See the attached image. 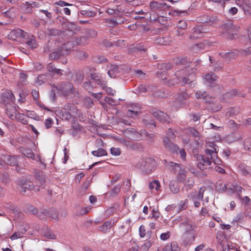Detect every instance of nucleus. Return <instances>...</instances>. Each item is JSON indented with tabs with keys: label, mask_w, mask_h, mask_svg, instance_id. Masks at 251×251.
I'll return each mask as SVG.
<instances>
[{
	"label": "nucleus",
	"mask_w": 251,
	"mask_h": 251,
	"mask_svg": "<svg viewBox=\"0 0 251 251\" xmlns=\"http://www.w3.org/2000/svg\"><path fill=\"white\" fill-rule=\"evenodd\" d=\"M180 226H190V229L188 228V230H190V232L189 233L186 232L184 235V243L186 246L191 245L194 241L196 238L194 228L196 226H192L191 223L188 220L181 223Z\"/></svg>",
	"instance_id": "f257e3e1"
},
{
	"label": "nucleus",
	"mask_w": 251,
	"mask_h": 251,
	"mask_svg": "<svg viewBox=\"0 0 251 251\" xmlns=\"http://www.w3.org/2000/svg\"><path fill=\"white\" fill-rule=\"evenodd\" d=\"M176 75L177 78L178 82L181 85H185L186 83L191 84L195 78V75L194 74H189L188 76H186V71L184 70L177 71L176 73ZM190 86H191L192 84H190Z\"/></svg>",
	"instance_id": "f03ea898"
},
{
	"label": "nucleus",
	"mask_w": 251,
	"mask_h": 251,
	"mask_svg": "<svg viewBox=\"0 0 251 251\" xmlns=\"http://www.w3.org/2000/svg\"><path fill=\"white\" fill-rule=\"evenodd\" d=\"M86 40V38L82 37L79 39H77V41H71L68 42L63 44L61 47H60L63 55H67L72 50L75 46L78 44L83 43L84 41Z\"/></svg>",
	"instance_id": "7ed1b4c3"
},
{
	"label": "nucleus",
	"mask_w": 251,
	"mask_h": 251,
	"mask_svg": "<svg viewBox=\"0 0 251 251\" xmlns=\"http://www.w3.org/2000/svg\"><path fill=\"white\" fill-rule=\"evenodd\" d=\"M26 34V33L23 30L17 28L11 31L8 37L10 39L20 42L25 37Z\"/></svg>",
	"instance_id": "20e7f679"
},
{
	"label": "nucleus",
	"mask_w": 251,
	"mask_h": 251,
	"mask_svg": "<svg viewBox=\"0 0 251 251\" xmlns=\"http://www.w3.org/2000/svg\"><path fill=\"white\" fill-rule=\"evenodd\" d=\"M56 88L65 96L75 93L73 85L70 83H61Z\"/></svg>",
	"instance_id": "39448f33"
},
{
	"label": "nucleus",
	"mask_w": 251,
	"mask_h": 251,
	"mask_svg": "<svg viewBox=\"0 0 251 251\" xmlns=\"http://www.w3.org/2000/svg\"><path fill=\"white\" fill-rule=\"evenodd\" d=\"M20 185L21 186L20 190L23 192H25L27 190L37 192L40 189L38 186L36 185L33 186L32 182L24 180H22L20 181Z\"/></svg>",
	"instance_id": "423d86ee"
},
{
	"label": "nucleus",
	"mask_w": 251,
	"mask_h": 251,
	"mask_svg": "<svg viewBox=\"0 0 251 251\" xmlns=\"http://www.w3.org/2000/svg\"><path fill=\"white\" fill-rule=\"evenodd\" d=\"M151 234V231H147V237H148V239L145 241L144 244L141 246V250L143 251H148L152 244H153L155 241V238L154 237L152 236Z\"/></svg>",
	"instance_id": "0eeeda50"
},
{
	"label": "nucleus",
	"mask_w": 251,
	"mask_h": 251,
	"mask_svg": "<svg viewBox=\"0 0 251 251\" xmlns=\"http://www.w3.org/2000/svg\"><path fill=\"white\" fill-rule=\"evenodd\" d=\"M1 100L5 105H10L11 103L14 101V96L11 91L6 90L2 93Z\"/></svg>",
	"instance_id": "6e6552de"
},
{
	"label": "nucleus",
	"mask_w": 251,
	"mask_h": 251,
	"mask_svg": "<svg viewBox=\"0 0 251 251\" xmlns=\"http://www.w3.org/2000/svg\"><path fill=\"white\" fill-rule=\"evenodd\" d=\"M164 148L173 153H178V148L167 137H164L163 140Z\"/></svg>",
	"instance_id": "1a4fd4ad"
},
{
	"label": "nucleus",
	"mask_w": 251,
	"mask_h": 251,
	"mask_svg": "<svg viewBox=\"0 0 251 251\" xmlns=\"http://www.w3.org/2000/svg\"><path fill=\"white\" fill-rule=\"evenodd\" d=\"M154 160L151 159H147L142 161L140 168L147 173H151L153 169V163Z\"/></svg>",
	"instance_id": "9d476101"
},
{
	"label": "nucleus",
	"mask_w": 251,
	"mask_h": 251,
	"mask_svg": "<svg viewBox=\"0 0 251 251\" xmlns=\"http://www.w3.org/2000/svg\"><path fill=\"white\" fill-rule=\"evenodd\" d=\"M224 186L225 187L226 191L228 195H231L235 194L237 197H239L242 190L241 186L237 185H231L229 187L228 185H225Z\"/></svg>",
	"instance_id": "9b49d317"
},
{
	"label": "nucleus",
	"mask_w": 251,
	"mask_h": 251,
	"mask_svg": "<svg viewBox=\"0 0 251 251\" xmlns=\"http://www.w3.org/2000/svg\"><path fill=\"white\" fill-rule=\"evenodd\" d=\"M204 32L201 25H197L193 28L191 34L189 36L190 39L194 40L202 36Z\"/></svg>",
	"instance_id": "f8f14e48"
},
{
	"label": "nucleus",
	"mask_w": 251,
	"mask_h": 251,
	"mask_svg": "<svg viewBox=\"0 0 251 251\" xmlns=\"http://www.w3.org/2000/svg\"><path fill=\"white\" fill-rule=\"evenodd\" d=\"M205 152L211 156V159L215 164H220L221 160L218 158L216 148H210V149H206Z\"/></svg>",
	"instance_id": "ddd939ff"
},
{
	"label": "nucleus",
	"mask_w": 251,
	"mask_h": 251,
	"mask_svg": "<svg viewBox=\"0 0 251 251\" xmlns=\"http://www.w3.org/2000/svg\"><path fill=\"white\" fill-rule=\"evenodd\" d=\"M150 6L151 9L153 11L165 9L169 8L170 7L165 2H159L155 1L151 2Z\"/></svg>",
	"instance_id": "4468645a"
},
{
	"label": "nucleus",
	"mask_w": 251,
	"mask_h": 251,
	"mask_svg": "<svg viewBox=\"0 0 251 251\" xmlns=\"http://www.w3.org/2000/svg\"><path fill=\"white\" fill-rule=\"evenodd\" d=\"M153 116L154 117L156 118L157 120L161 122H165L169 123L170 122V118L163 112L157 110L153 113Z\"/></svg>",
	"instance_id": "2eb2a0df"
},
{
	"label": "nucleus",
	"mask_w": 251,
	"mask_h": 251,
	"mask_svg": "<svg viewBox=\"0 0 251 251\" xmlns=\"http://www.w3.org/2000/svg\"><path fill=\"white\" fill-rule=\"evenodd\" d=\"M6 113L8 117L12 120H15L18 118L16 109L13 105H10L7 106L6 108Z\"/></svg>",
	"instance_id": "dca6fc26"
},
{
	"label": "nucleus",
	"mask_w": 251,
	"mask_h": 251,
	"mask_svg": "<svg viewBox=\"0 0 251 251\" xmlns=\"http://www.w3.org/2000/svg\"><path fill=\"white\" fill-rule=\"evenodd\" d=\"M149 187L152 192H158L160 191V183L159 180L154 179L150 182L149 183Z\"/></svg>",
	"instance_id": "f3484780"
},
{
	"label": "nucleus",
	"mask_w": 251,
	"mask_h": 251,
	"mask_svg": "<svg viewBox=\"0 0 251 251\" xmlns=\"http://www.w3.org/2000/svg\"><path fill=\"white\" fill-rule=\"evenodd\" d=\"M196 97L198 99H203L206 102H211L212 101V98H210L208 100L206 92L205 91H198L195 94Z\"/></svg>",
	"instance_id": "a211bd4d"
},
{
	"label": "nucleus",
	"mask_w": 251,
	"mask_h": 251,
	"mask_svg": "<svg viewBox=\"0 0 251 251\" xmlns=\"http://www.w3.org/2000/svg\"><path fill=\"white\" fill-rule=\"evenodd\" d=\"M217 76L214 74H208L204 76L205 80L207 82V84L212 86V85L217 80Z\"/></svg>",
	"instance_id": "6ab92c4d"
},
{
	"label": "nucleus",
	"mask_w": 251,
	"mask_h": 251,
	"mask_svg": "<svg viewBox=\"0 0 251 251\" xmlns=\"http://www.w3.org/2000/svg\"><path fill=\"white\" fill-rule=\"evenodd\" d=\"M114 222L112 223L111 221H106L102 226H100V230L103 232L105 233L107 232L113 226Z\"/></svg>",
	"instance_id": "aec40b11"
},
{
	"label": "nucleus",
	"mask_w": 251,
	"mask_h": 251,
	"mask_svg": "<svg viewBox=\"0 0 251 251\" xmlns=\"http://www.w3.org/2000/svg\"><path fill=\"white\" fill-rule=\"evenodd\" d=\"M171 40L167 37H158L155 39L154 43L160 45H168L170 44Z\"/></svg>",
	"instance_id": "412c9836"
},
{
	"label": "nucleus",
	"mask_w": 251,
	"mask_h": 251,
	"mask_svg": "<svg viewBox=\"0 0 251 251\" xmlns=\"http://www.w3.org/2000/svg\"><path fill=\"white\" fill-rule=\"evenodd\" d=\"M42 213L45 216L50 217L54 220H58V214L54 209L51 208L50 210H44Z\"/></svg>",
	"instance_id": "4be33fe9"
},
{
	"label": "nucleus",
	"mask_w": 251,
	"mask_h": 251,
	"mask_svg": "<svg viewBox=\"0 0 251 251\" xmlns=\"http://www.w3.org/2000/svg\"><path fill=\"white\" fill-rule=\"evenodd\" d=\"M47 70L48 72L50 73H54L59 75H62L63 70L59 69H56L53 64L52 63H50L47 65Z\"/></svg>",
	"instance_id": "5701e85b"
},
{
	"label": "nucleus",
	"mask_w": 251,
	"mask_h": 251,
	"mask_svg": "<svg viewBox=\"0 0 251 251\" xmlns=\"http://www.w3.org/2000/svg\"><path fill=\"white\" fill-rule=\"evenodd\" d=\"M221 55L222 57L224 58L227 61L230 60L232 59H235L237 56V54L234 51H231L225 53H221Z\"/></svg>",
	"instance_id": "b1692460"
},
{
	"label": "nucleus",
	"mask_w": 251,
	"mask_h": 251,
	"mask_svg": "<svg viewBox=\"0 0 251 251\" xmlns=\"http://www.w3.org/2000/svg\"><path fill=\"white\" fill-rule=\"evenodd\" d=\"M58 114L63 120H69L71 118V114L66 111V109H63L58 111Z\"/></svg>",
	"instance_id": "393cba45"
},
{
	"label": "nucleus",
	"mask_w": 251,
	"mask_h": 251,
	"mask_svg": "<svg viewBox=\"0 0 251 251\" xmlns=\"http://www.w3.org/2000/svg\"><path fill=\"white\" fill-rule=\"evenodd\" d=\"M121 185L120 184L116 185L111 191L107 193L106 195L108 197H113L116 196L120 191Z\"/></svg>",
	"instance_id": "a878e982"
},
{
	"label": "nucleus",
	"mask_w": 251,
	"mask_h": 251,
	"mask_svg": "<svg viewBox=\"0 0 251 251\" xmlns=\"http://www.w3.org/2000/svg\"><path fill=\"white\" fill-rule=\"evenodd\" d=\"M206 190L205 186H202L200 188L198 196H197V201H195L194 204H200L201 201H202L203 195Z\"/></svg>",
	"instance_id": "bb28decb"
},
{
	"label": "nucleus",
	"mask_w": 251,
	"mask_h": 251,
	"mask_svg": "<svg viewBox=\"0 0 251 251\" xmlns=\"http://www.w3.org/2000/svg\"><path fill=\"white\" fill-rule=\"evenodd\" d=\"M190 97V95L186 92H182L178 94L176 100L180 103H183Z\"/></svg>",
	"instance_id": "cd10ccee"
},
{
	"label": "nucleus",
	"mask_w": 251,
	"mask_h": 251,
	"mask_svg": "<svg viewBox=\"0 0 251 251\" xmlns=\"http://www.w3.org/2000/svg\"><path fill=\"white\" fill-rule=\"evenodd\" d=\"M61 55H63V53H62V51L60 48H59L56 50H55L50 54L49 58L51 60H55L57 59Z\"/></svg>",
	"instance_id": "c85d7f7f"
},
{
	"label": "nucleus",
	"mask_w": 251,
	"mask_h": 251,
	"mask_svg": "<svg viewBox=\"0 0 251 251\" xmlns=\"http://www.w3.org/2000/svg\"><path fill=\"white\" fill-rule=\"evenodd\" d=\"M118 74V67L114 65H111L110 69L108 71V75L110 77H115Z\"/></svg>",
	"instance_id": "c756f323"
},
{
	"label": "nucleus",
	"mask_w": 251,
	"mask_h": 251,
	"mask_svg": "<svg viewBox=\"0 0 251 251\" xmlns=\"http://www.w3.org/2000/svg\"><path fill=\"white\" fill-rule=\"evenodd\" d=\"M170 166L172 168L173 171L175 173H178L180 172H181L182 171H183L184 169H182L180 165L179 164L174 163V162H170Z\"/></svg>",
	"instance_id": "7c9ffc66"
},
{
	"label": "nucleus",
	"mask_w": 251,
	"mask_h": 251,
	"mask_svg": "<svg viewBox=\"0 0 251 251\" xmlns=\"http://www.w3.org/2000/svg\"><path fill=\"white\" fill-rule=\"evenodd\" d=\"M170 191L174 194L177 193L179 191V187L174 181H171L169 183Z\"/></svg>",
	"instance_id": "2f4dec72"
},
{
	"label": "nucleus",
	"mask_w": 251,
	"mask_h": 251,
	"mask_svg": "<svg viewBox=\"0 0 251 251\" xmlns=\"http://www.w3.org/2000/svg\"><path fill=\"white\" fill-rule=\"evenodd\" d=\"M92 154L97 157H100L104 156L107 154V152L105 150L103 149L100 148L97 151H94L92 152Z\"/></svg>",
	"instance_id": "473e14b6"
},
{
	"label": "nucleus",
	"mask_w": 251,
	"mask_h": 251,
	"mask_svg": "<svg viewBox=\"0 0 251 251\" xmlns=\"http://www.w3.org/2000/svg\"><path fill=\"white\" fill-rule=\"evenodd\" d=\"M47 80V76L46 75H40L38 76L36 80L37 85H41L44 84Z\"/></svg>",
	"instance_id": "72a5a7b5"
},
{
	"label": "nucleus",
	"mask_w": 251,
	"mask_h": 251,
	"mask_svg": "<svg viewBox=\"0 0 251 251\" xmlns=\"http://www.w3.org/2000/svg\"><path fill=\"white\" fill-rule=\"evenodd\" d=\"M22 152L23 155L26 157L32 158L33 159H34V154L33 153L32 150L27 149H24L22 150Z\"/></svg>",
	"instance_id": "f704fd0d"
},
{
	"label": "nucleus",
	"mask_w": 251,
	"mask_h": 251,
	"mask_svg": "<svg viewBox=\"0 0 251 251\" xmlns=\"http://www.w3.org/2000/svg\"><path fill=\"white\" fill-rule=\"evenodd\" d=\"M118 142L127 148H131L132 146V143L131 141H127L123 138H120Z\"/></svg>",
	"instance_id": "c9c22d12"
},
{
	"label": "nucleus",
	"mask_w": 251,
	"mask_h": 251,
	"mask_svg": "<svg viewBox=\"0 0 251 251\" xmlns=\"http://www.w3.org/2000/svg\"><path fill=\"white\" fill-rule=\"evenodd\" d=\"M195 182L193 177H189L185 182L184 186L188 189L191 188L194 185Z\"/></svg>",
	"instance_id": "e433bc0d"
},
{
	"label": "nucleus",
	"mask_w": 251,
	"mask_h": 251,
	"mask_svg": "<svg viewBox=\"0 0 251 251\" xmlns=\"http://www.w3.org/2000/svg\"><path fill=\"white\" fill-rule=\"evenodd\" d=\"M91 209L90 206L87 207H81L79 212H78L76 214L77 215H83L88 213L89 211Z\"/></svg>",
	"instance_id": "4c0bfd02"
},
{
	"label": "nucleus",
	"mask_w": 251,
	"mask_h": 251,
	"mask_svg": "<svg viewBox=\"0 0 251 251\" xmlns=\"http://www.w3.org/2000/svg\"><path fill=\"white\" fill-rule=\"evenodd\" d=\"M140 113V111L138 110H134V111H130L128 110L127 112V115L128 117L133 118H136L138 116L139 113Z\"/></svg>",
	"instance_id": "58836bf2"
},
{
	"label": "nucleus",
	"mask_w": 251,
	"mask_h": 251,
	"mask_svg": "<svg viewBox=\"0 0 251 251\" xmlns=\"http://www.w3.org/2000/svg\"><path fill=\"white\" fill-rule=\"evenodd\" d=\"M44 236L49 239H56V236L52 233L50 230L46 231L44 233Z\"/></svg>",
	"instance_id": "ea45409f"
},
{
	"label": "nucleus",
	"mask_w": 251,
	"mask_h": 251,
	"mask_svg": "<svg viewBox=\"0 0 251 251\" xmlns=\"http://www.w3.org/2000/svg\"><path fill=\"white\" fill-rule=\"evenodd\" d=\"M25 4L27 7L25 10V12L30 13L31 11V8L37 6V3L36 2H32L31 3H29L28 2H26Z\"/></svg>",
	"instance_id": "a19ab883"
},
{
	"label": "nucleus",
	"mask_w": 251,
	"mask_h": 251,
	"mask_svg": "<svg viewBox=\"0 0 251 251\" xmlns=\"http://www.w3.org/2000/svg\"><path fill=\"white\" fill-rule=\"evenodd\" d=\"M80 14L84 16L89 17H94L96 15L95 12L87 10H81L80 11Z\"/></svg>",
	"instance_id": "79ce46f5"
},
{
	"label": "nucleus",
	"mask_w": 251,
	"mask_h": 251,
	"mask_svg": "<svg viewBox=\"0 0 251 251\" xmlns=\"http://www.w3.org/2000/svg\"><path fill=\"white\" fill-rule=\"evenodd\" d=\"M186 177V176L185 174L184 170L182 171L181 172H180L179 173H177V175L176 176V179L179 181H183L185 180V179Z\"/></svg>",
	"instance_id": "37998d69"
},
{
	"label": "nucleus",
	"mask_w": 251,
	"mask_h": 251,
	"mask_svg": "<svg viewBox=\"0 0 251 251\" xmlns=\"http://www.w3.org/2000/svg\"><path fill=\"white\" fill-rule=\"evenodd\" d=\"M204 48V45L203 43H201L194 45L192 47V50L194 51H197L199 50H203Z\"/></svg>",
	"instance_id": "c03bdc74"
},
{
	"label": "nucleus",
	"mask_w": 251,
	"mask_h": 251,
	"mask_svg": "<svg viewBox=\"0 0 251 251\" xmlns=\"http://www.w3.org/2000/svg\"><path fill=\"white\" fill-rule=\"evenodd\" d=\"M137 196V194H133L131 197L126 196L125 198V203L134 202V199Z\"/></svg>",
	"instance_id": "a18cd8bd"
},
{
	"label": "nucleus",
	"mask_w": 251,
	"mask_h": 251,
	"mask_svg": "<svg viewBox=\"0 0 251 251\" xmlns=\"http://www.w3.org/2000/svg\"><path fill=\"white\" fill-rule=\"evenodd\" d=\"M89 185H90V183L89 181L85 182L83 184V185H82V186L80 188V193L82 194L85 193V192L86 191V190H87V189L88 188Z\"/></svg>",
	"instance_id": "49530a36"
},
{
	"label": "nucleus",
	"mask_w": 251,
	"mask_h": 251,
	"mask_svg": "<svg viewBox=\"0 0 251 251\" xmlns=\"http://www.w3.org/2000/svg\"><path fill=\"white\" fill-rule=\"evenodd\" d=\"M202 162L203 163V164L206 165L207 167L210 166L211 164V159H210L208 157H206L204 156H202L201 157Z\"/></svg>",
	"instance_id": "de8ad7c7"
},
{
	"label": "nucleus",
	"mask_w": 251,
	"mask_h": 251,
	"mask_svg": "<svg viewBox=\"0 0 251 251\" xmlns=\"http://www.w3.org/2000/svg\"><path fill=\"white\" fill-rule=\"evenodd\" d=\"M187 23L186 21L182 20L180 21L178 24V29H185L187 28Z\"/></svg>",
	"instance_id": "09e8293b"
},
{
	"label": "nucleus",
	"mask_w": 251,
	"mask_h": 251,
	"mask_svg": "<svg viewBox=\"0 0 251 251\" xmlns=\"http://www.w3.org/2000/svg\"><path fill=\"white\" fill-rule=\"evenodd\" d=\"M111 153L114 156H118L121 154V150L119 148H112L110 149Z\"/></svg>",
	"instance_id": "8fccbe9b"
},
{
	"label": "nucleus",
	"mask_w": 251,
	"mask_h": 251,
	"mask_svg": "<svg viewBox=\"0 0 251 251\" xmlns=\"http://www.w3.org/2000/svg\"><path fill=\"white\" fill-rule=\"evenodd\" d=\"M139 235L141 238L145 237L147 233L146 232V229L145 226L143 225L141 226L139 229Z\"/></svg>",
	"instance_id": "3c124183"
},
{
	"label": "nucleus",
	"mask_w": 251,
	"mask_h": 251,
	"mask_svg": "<svg viewBox=\"0 0 251 251\" xmlns=\"http://www.w3.org/2000/svg\"><path fill=\"white\" fill-rule=\"evenodd\" d=\"M97 77H98V76H97ZM94 79H95V80L96 81V82L99 85H100L102 86V88L103 89V87H105V84H106V82L105 81V80L102 78H96V76L94 78Z\"/></svg>",
	"instance_id": "603ef678"
},
{
	"label": "nucleus",
	"mask_w": 251,
	"mask_h": 251,
	"mask_svg": "<svg viewBox=\"0 0 251 251\" xmlns=\"http://www.w3.org/2000/svg\"><path fill=\"white\" fill-rule=\"evenodd\" d=\"M188 130L189 133L195 137H197L199 136V133L194 128L190 127Z\"/></svg>",
	"instance_id": "864d4df0"
},
{
	"label": "nucleus",
	"mask_w": 251,
	"mask_h": 251,
	"mask_svg": "<svg viewBox=\"0 0 251 251\" xmlns=\"http://www.w3.org/2000/svg\"><path fill=\"white\" fill-rule=\"evenodd\" d=\"M124 189H125V191L127 192L128 191L131 186L130 180L129 179H127L124 182Z\"/></svg>",
	"instance_id": "5fc2aeb1"
},
{
	"label": "nucleus",
	"mask_w": 251,
	"mask_h": 251,
	"mask_svg": "<svg viewBox=\"0 0 251 251\" xmlns=\"http://www.w3.org/2000/svg\"><path fill=\"white\" fill-rule=\"evenodd\" d=\"M27 45L30 47L31 49H34L37 47V43L35 40H30L27 41Z\"/></svg>",
	"instance_id": "6e6d98bb"
},
{
	"label": "nucleus",
	"mask_w": 251,
	"mask_h": 251,
	"mask_svg": "<svg viewBox=\"0 0 251 251\" xmlns=\"http://www.w3.org/2000/svg\"><path fill=\"white\" fill-rule=\"evenodd\" d=\"M151 214L152 217L155 219H157L159 217L160 213L158 211V209H155V208H153L151 209Z\"/></svg>",
	"instance_id": "4d7b16f0"
},
{
	"label": "nucleus",
	"mask_w": 251,
	"mask_h": 251,
	"mask_svg": "<svg viewBox=\"0 0 251 251\" xmlns=\"http://www.w3.org/2000/svg\"><path fill=\"white\" fill-rule=\"evenodd\" d=\"M111 23H112L114 25H117L118 24H121L124 23V20L123 18H120L119 19H116L114 20V19L110 21Z\"/></svg>",
	"instance_id": "13d9d810"
},
{
	"label": "nucleus",
	"mask_w": 251,
	"mask_h": 251,
	"mask_svg": "<svg viewBox=\"0 0 251 251\" xmlns=\"http://www.w3.org/2000/svg\"><path fill=\"white\" fill-rule=\"evenodd\" d=\"M53 123V120L51 118H48L45 120V124L47 128H50Z\"/></svg>",
	"instance_id": "bf43d9fd"
},
{
	"label": "nucleus",
	"mask_w": 251,
	"mask_h": 251,
	"mask_svg": "<svg viewBox=\"0 0 251 251\" xmlns=\"http://www.w3.org/2000/svg\"><path fill=\"white\" fill-rule=\"evenodd\" d=\"M103 89L105 90L107 94L113 96L116 93V91L115 90H113L110 87H106V86H105V87H103Z\"/></svg>",
	"instance_id": "052dcab7"
},
{
	"label": "nucleus",
	"mask_w": 251,
	"mask_h": 251,
	"mask_svg": "<svg viewBox=\"0 0 251 251\" xmlns=\"http://www.w3.org/2000/svg\"><path fill=\"white\" fill-rule=\"evenodd\" d=\"M170 249H171V251H179L180 248L177 246V244L176 242L172 243L171 245V247H170Z\"/></svg>",
	"instance_id": "680f3d73"
},
{
	"label": "nucleus",
	"mask_w": 251,
	"mask_h": 251,
	"mask_svg": "<svg viewBox=\"0 0 251 251\" xmlns=\"http://www.w3.org/2000/svg\"><path fill=\"white\" fill-rule=\"evenodd\" d=\"M170 236V233L168 231L167 232L162 233L160 235V239L162 240H166L168 239Z\"/></svg>",
	"instance_id": "e2e57ef3"
},
{
	"label": "nucleus",
	"mask_w": 251,
	"mask_h": 251,
	"mask_svg": "<svg viewBox=\"0 0 251 251\" xmlns=\"http://www.w3.org/2000/svg\"><path fill=\"white\" fill-rule=\"evenodd\" d=\"M178 153H179L180 154V157L182 159H185L186 154L184 149L180 150L178 148Z\"/></svg>",
	"instance_id": "0e129e2a"
},
{
	"label": "nucleus",
	"mask_w": 251,
	"mask_h": 251,
	"mask_svg": "<svg viewBox=\"0 0 251 251\" xmlns=\"http://www.w3.org/2000/svg\"><path fill=\"white\" fill-rule=\"evenodd\" d=\"M121 178V175L117 174L114 176L111 179V182L113 183H116L118 180H119Z\"/></svg>",
	"instance_id": "69168bd1"
},
{
	"label": "nucleus",
	"mask_w": 251,
	"mask_h": 251,
	"mask_svg": "<svg viewBox=\"0 0 251 251\" xmlns=\"http://www.w3.org/2000/svg\"><path fill=\"white\" fill-rule=\"evenodd\" d=\"M39 12L43 13L48 19H51L52 17L51 13L49 12L48 10H40Z\"/></svg>",
	"instance_id": "338daca9"
},
{
	"label": "nucleus",
	"mask_w": 251,
	"mask_h": 251,
	"mask_svg": "<svg viewBox=\"0 0 251 251\" xmlns=\"http://www.w3.org/2000/svg\"><path fill=\"white\" fill-rule=\"evenodd\" d=\"M238 11V9L236 7H233L229 9L228 12L231 15H234L237 13Z\"/></svg>",
	"instance_id": "774afa93"
}]
</instances>
